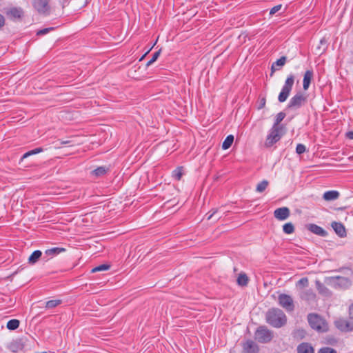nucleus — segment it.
Listing matches in <instances>:
<instances>
[{"mask_svg":"<svg viewBox=\"0 0 353 353\" xmlns=\"http://www.w3.org/2000/svg\"><path fill=\"white\" fill-rule=\"evenodd\" d=\"M32 5L41 15L48 16L51 13L50 0H32Z\"/></svg>","mask_w":353,"mask_h":353,"instance_id":"obj_3","label":"nucleus"},{"mask_svg":"<svg viewBox=\"0 0 353 353\" xmlns=\"http://www.w3.org/2000/svg\"><path fill=\"white\" fill-rule=\"evenodd\" d=\"M298 353H314L313 347L306 343L300 344L297 347Z\"/></svg>","mask_w":353,"mask_h":353,"instance_id":"obj_17","label":"nucleus"},{"mask_svg":"<svg viewBox=\"0 0 353 353\" xmlns=\"http://www.w3.org/2000/svg\"><path fill=\"white\" fill-rule=\"evenodd\" d=\"M61 300L56 299V300H50L46 303V307L47 309L54 308L61 303Z\"/></svg>","mask_w":353,"mask_h":353,"instance_id":"obj_26","label":"nucleus"},{"mask_svg":"<svg viewBox=\"0 0 353 353\" xmlns=\"http://www.w3.org/2000/svg\"><path fill=\"white\" fill-rule=\"evenodd\" d=\"M146 54H145L143 57H141V59L140 60H142L143 59V57L145 56Z\"/></svg>","mask_w":353,"mask_h":353,"instance_id":"obj_46","label":"nucleus"},{"mask_svg":"<svg viewBox=\"0 0 353 353\" xmlns=\"http://www.w3.org/2000/svg\"><path fill=\"white\" fill-rule=\"evenodd\" d=\"M283 230L285 234H290L294 232V227L292 223H287L283 225Z\"/></svg>","mask_w":353,"mask_h":353,"instance_id":"obj_29","label":"nucleus"},{"mask_svg":"<svg viewBox=\"0 0 353 353\" xmlns=\"http://www.w3.org/2000/svg\"><path fill=\"white\" fill-rule=\"evenodd\" d=\"M307 320L310 327L319 332H325L328 330V326L325 321L319 315L316 314H310Z\"/></svg>","mask_w":353,"mask_h":353,"instance_id":"obj_2","label":"nucleus"},{"mask_svg":"<svg viewBox=\"0 0 353 353\" xmlns=\"http://www.w3.org/2000/svg\"><path fill=\"white\" fill-rule=\"evenodd\" d=\"M234 141V136L233 135H228L222 144V148L223 150L228 149L232 144Z\"/></svg>","mask_w":353,"mask_h":353,"instance_id":"obj_24","label":"nucleus"},{"mask_svg":"<svg viewBox=\"0 0 353 353\" xmlns=\"http://www.w3.org/2000/svg\"><path fill=\"white\" fill-rule=\"evenodd\" d=\"M281 7H282V5H281V4L274 6L270 10V15L274 14L276 12H277L278 11H279L281 10Z\"/></svg>","mask_w":353,"mask_h":353,"instance_id":"obj_36","label":"nucleus"},{"mask_svg":"<svg viewBox=\"0 0 353 353\" xmlns=\"http://www.w3.org/2000/svg\"><path fill=\"white\" fill-rule=\"evenodd\" d=\"M274 215L278 220H285L290 216V210L287 207L277 208L274 210Z\"/></svg>","mask_w":353,"mask_h":353,"instance_id":"obj_9","label":"nucleus"},{"mask_svg":"<svg viewBox=\"0 0 353 353\" xmlns=\"http://www.w3.org/2000/svg\"><path fill=\"white\" fill-rule=\"evenodd\" d=\"M266 321L274 327H281L286 323V316L284 312L279 308L269 310L265 315Z\"/></svg>","mask_w":353,"mask_h":353,"instance_id":"obj_1","label":"nucleus"},{"mask_svg":"<svg viewBox=\"0 0 353 353\" xmlns=\"http://www.w3.org/2000/svg\"><path fill=\"white\" fill-rule=\"evenodd\" d=\"M216 210H214L213 212L210 213V212H208V214H206V217H207V220H210L211 219V218L213 216V215L216 213Z\"/></svg>","mask_w":353,"mask_h":353,"instance_id":"obj_41","label":"nucleus"},{"mask_svg":"<svg viewBox=\"0 0 353 353\" xmlns=\"http://www.w3.org/2000/svg\"><path fill=\"white\" fill-rule=\"evenodd\" d=\"M332 227L335 232L340 236L343 237L346 235V231L344 225L341 223L334 221L332 223Z\"/></svg>","mask_w":353,"mask_h":353,"instance_id":"obj_13","label":"nucleus"},{"mask_svg":"<svg viewBox=\"0 0 353 353\" xmlns=\"http://www.w3.org/2000/svg\"><path fill=\"white\" fill-rule=\"evenodd\" d=\"M309 284V281L307 277H303L301 279L296 283V286H299L301 288H305L307 287Z\"/></svg>","mask_w":353,"mask_h":353,"instance_id":"obj_31","label":"nucleus"},{"mask_svg":"<svg viewBox=\"0 0 353 353\" xmlns=\"http://www.w3.org/2000/svg\"><path fill=\"white\" fill-rule=\"evenodd\" d=\"M54 30V28H43L42 30H40L37 32V35H44L47 33H48L50 31Z\"/></svg>","mask_w":353,"mask_h":353,"instance_id":"obj_35","label":"nucleus"},{"mask_svg":"<svg viewBox=\"0 0 353 353\" xmlns=\"http://www.w3.org/2000/svg\"><path fill=\"white\" fill-rule=\"evenodd\" d=\"M279 305L287 311L294 310V305L292 298L288 294H281L278 298Z\"/></svg>","mask_w":353,"mask_h":353,"instance_id":"obj_8","label":"nucleus"},{"mask_svg":"<svg viewBox=\"0 0 353 353\" xmlns=\"http://www.w3.org/2000/svg\"><path fill=\"white\" fill-rule=\"evenodd\" d=\"M300 296L303 300L310 301L314 300L316 295L312 290H306L301 292Z\"/></svg>","mask_w":353,"mask_h":353,"instance_id":"obj_16","label":"nucleus"},{"mask_svg":"<svg viewBox=\"0 0 353 353\" xmlns=\"http://www.w3.org/2000/svg\"><path fill=\"white\" fill-rule=\"evenodd\" d=\"M284 133L285 130L272 126L267 136L265 146L266 148L272 146L281 139Z\"/></svg>","mask_w":353,"mask_h":353,"instance_id":"obj_4","label":"nucleus"},{"mask_svg":"<svg viewBox=\"0 0 353 353\" xmlns=\"http://www.w3.org/2000/svg\"><path fill=\"white\" fill-rule=\"evenodd\" d=\"M335 325L338 329L343 332L353 330V323L344 319H339L336 321L335 322Z\"/></svg>","mask_w":353,"mask_h":353,"instance_id":"obj_10","label":"nucleus"},{"mask_svg":"<svg viewBox=\"0 0 353 353\" xmlns=\"http://www.w3.org/2000/svg\"><path fill=\"white\" fill-rule=\"evenodd\" d=\"M182 175L183 172L181 168H178L173 172V176L174 177L175 179L178 181L181 179Z\"/></svg>","mask_w":353,"mask_h":353,"instance_id":"obj_32","label":"nucleus"},{"mask_svg":"<svg viewBox=\"0 0 353 353\" xmlns=\"http://www.w3.org/2000/svg\"><path fill=\"white\" fill-rule=\"evenodd\" d=\"M41 254L42 253L40 250L34 251L28 259L29 263L32 264L35 263L41 256Z\"/></svg>","mask_w":353,"mask_h":353,"instance_id":"obj_22","label":"nucleus"},{"mask_svg":"<svg viewBox=\"0 0 353 353\" xmlns=\"http://www.w3.org/2000/svg\"><path fill=\"white\" fill-rule=\"evenodd\" d=\"M243 353H257L259 347L252 341L248 340L243 345Z\"/></svg>","mask_w":353,"mask_h":353,"instance_id":"obj_11","label":"nucleus"},{"mask_svg":"<svg viewBox=\"0 0 353 353\" xmlns=\"http://www.w3.org/2000/svg\"><path fill=\"white\" fill-rule=\"evenodd\" d=\"M350 316L352 319H353V303L350 306L349 308Z\"/></svg>","mask_w":353,"mask_h":353,"instance_id":"obj_42","label":"nucleus"},{"mask_svg":"<svg viewBox=\"0 0 353 353\" xmlns=\"http://www.w3.org/2000/svg\"><path fill=\"white\" fill-rule=\"evenodd\" d=\"M339 192L336 190H330L325 192L323 195V198L325 201H334L337 199L339 197Z\"/></svg>","mask_w":353,"mask_h":353,"instance_id":"obj_15","label":"nucleus"},{"mask_svg":"<svg viewBox=\"0 0 353 353\" xmlns=\"http://www.w3.org/2000/svg\"><path fill=\"white\" fill-rule=\"evenodd\" d=\"M10 12L14 17H20L21 14V11L17 9H12Z\"/></svg>","mask_w":353,"mask_h":353,"instance_id":"obj_37","label":"nucleus"},{"mask_svg":"<svg viewBox=\"0 0 353 353\" xmlns=\"http://www.w3.org/2000/svg\"><path fill=\"white\" fill-rule=\"evenodd\" d=\"M69 143H70V141H61V144H68Z\"/></svg>","mask_w":353,"mask_h":353,"instance_id":"obj_45","label":"nucleus"},{"mask_svg":"<svg viewBox=\"0 0 353 353\" xmlns=\"http://www.w3.org/2000/svg\"><path fill=\"white\" fill-rule=\"evenodd\" d=\"M108 168L105 166H101L91 172V174L95 177H99L106 174Z\"/></svg>","mask_w":353,"mask_h":353,"instance_id":"obj_19","label":"nucleus"},{"mask_svg":"<svg viewBox=\"0 0 353 353\" xmlns=\"http://www.w3.org/2000/svg\"><path fill=\"white\" fill-rule=\"evenodd\" d=\"M4 24H5L4 17L0 14V29L4 26Z\"/></svg>","mask_w":353,"mask_h":353,"instance_id":"obj_40","label":"nucleus"},{"mask_svg":"<svg viewBox=\"0 0 353 353\" xmlns=\"http://www.w3.org/2000/svg\"><path fill=\"white\" fill-rule=\"evenodd\" d=\"M294 82V77L293 76V74H290L287 77L285 81V84L283 86L281 91L279 94L278 100L279 102L283 103L287 100L292 89Z\"/></svg>","mask_w":353,"mask_h":353,"instance_id":"obj_5","label":"nucleus"},{"mask_svg":"<svg viewBox=\"0 0 353 353\" xmlns=\"http://www.w3.org/2000/svg\"><path fill=\"white\" fill-rule=\"evenodd\" d=\"M161 53V50H158L157 52H154L152 55V61H156V60L158 59Z\"/></svg>","mask_w":353,"mask_h":353,"instance_id":"obj_38","label":"nucleus"},{"mask_svg":"<svg viewBox=\"0 0 353 353\" xmlns=\"http://www.w3.org/2000/svg\"><path fill=\"white\" fill-rule=\"evenodd\" d=\"M346 136L350 139H353V131L348 132L346 134Z\"/></svg>","mask_w":353,"mask_h":353,"instance_id":"obj_43","label":"nucleus"},{"mask_svg":"<svg viewBox=\"0 0 353 353\" xmlns=\"http://www.w3.org/2000/svg\"><path fill=\"white\" fill-rule=\"evenodd\" d=\"M268 184L269 182L267 180L262 181L256 185V191L258 192H263V191L265 190V189L268 186Z\"/></svg>","mask_w":353,"mask_h":353,"instance_id":"obj_27","label":"nucleus"},{"mask_svg":"<svg viewBox=\"0 0 353 353\" xmlns=\"http://www.w3.org/2000/svg\"><path fill=\"white\" fill-rule=\"evenodd\" d=\"M285 117V114L283 112H281L276 114L274 123L273 124V127L281 129L284 130V127L283 125H280V123L284 119Z\"/></svg>","mask_w":353,"mask_h":353,"instance_id":"obj_18","label":"nucleus"},{"mask_svg":"<svg viewBox=\"0 0 353 353\" xmlns=\"http://www.w3.org/2000/svg\"><path fill=\"white\" fill-rule=\"evenodd\" d=\"M110 268V266L109 265L102 264V265H100L97 266L94 268H93L92 270V272H99V271H105V270H109Z\"/></svg>","mask_w":353,"mask_h":353,"instance_id":"obj_30","label":"nucleus"},{"mask_svg":"<svg viewBox=\"0 0 353 353\" xmlns=\"http://www.w3.org/2000/svg\"><path fill=\"white\" fill-rule=\"evenodd\" d=\"M313 74L312 70H307L305 72L303 80V88L304 90H307L309 88L311 80L313 78Z\"/></svg>","mask_w":353,"mask_h":353,"instance_id":"obj_14","label":"nucleus"},{"mask_svg":"<svg viewBox=\"0 0 353 353\" xmlns=\"http://www.w3.org/2000/svg\"><path fill=\"white\" fill-rule=\"evenodd\" d=\"M65 251V248H52L46 250L45 254L49 256L57 255L61 252Z\"/></svg>","mask_w":353,"mask_h":353,"instance_id":"obj_20","label":"nucleus"},{"mask_svg":"<svg viewBox=\"0 0 353 353\" xmlns=\"http://www.w3.org/2000/svg\"><path fill=\"white\" fill-rule=\"evenodd\" d=\"M19 321L17 319L10 320L7 323V328L10 330H14L19 326Z\"/></svg>","mask_w":353,"mask_h":353,"instance_id":"obj_25","label":"nucleus"},{"mask_svg":"<svg viewBox=\"0 0 353 353\" xmlns=\"http://www.w3.org/2000/svg\"><path fill=\"white\" fill-rule=\"evenodd\" d=\"M43 151V150L42 148H35L34 150L28 151V152H27L26 153H25L22 156L21 160H23V159H26V158H27V157H30L31 155L39 154V153H40V152H41Z\"/></svg>","mask_w":353,"mask_h":353,"instance_id":"obj_28","label":"nucleus"},{"mask_svg":"<svg viewBox=\"0 0 353 353\" xmlns=\"http://www.w3.org/2000/svg\"><path fill=\"white\" fill-rule=\"evenodd\" d=\"M248 277L245 273L239 274L237 278V283L240 286H246L248 283Z\"/></svg>","mask_w":353,"mask_h":353,"instance_id":"obj_21","label":"nucleus"},{"mask_svg":"<svg viewBox=\"0 0 353 353\" xmlns=\"http://www.w3.org/2000/svg\"><path fill=\"white\" fill-rule=\"evenodd\" d=\"M306 101V97L301 92H298L290 99L287 108L292 110L299 109L305 103Z\"/></svg>","mask_w":353,"mask_h":353,"instance_id":"obj_7","label":"nucleus"},{"mask_svg":"<svg viewBox=\"0 0 353 353\" xmlns=\"http://www.w3.org/2000/svg\"><path fill=\"white\" fill-rule=\"evenodd\" d=\"M318 353H337L336 351L331 347H325L321 348Z\"/></svg>","mask_w":353,"mask_h":353,"instance_id":"obj_34","label":"nucleus"},{"mask_svg":"<svg viewBox=\"0 0 353 353\" xmlns=\"http://www.w3.org/2000/svg\"><path fill=\"white\" fill-rule=\"evenodd\" d=\"M266 103L265 98H262L260 101V105L259 107V109L263 108L265 107Z\"/></svg>","mask_w":353,"mask_h":353,"instance_id":"obj_39","label":"nucleus"},{"mask_svg":"<svg viewBox=\"0 0 353 353\" xmlns=\"http://www.w3.org/2000/svg\"><path fill=\"white\" fill-rule=\"evenodd\" d=\"M154 61H152V59H151L146 64L147 66H149L152 65Z\"/></svg>","mask_w":353,"mask_h":353,"instance_id":"obj_44","label":"nucleus"},{"mask_svg":"<svg viewBox=\"0 0 353 353\" xmlns=\"http://www.w3.org/2000/svg\"><path fill=\"white\" fill-rule=\"evenodd\" d=\"M306 150L305 146L303 144L299 143L296 148V152L299 154L304 153Z\"/></svg>","mask_w":353,"mask_h":353,"instance_id":"obj_33","label":"nucleus"},{"mask_svg":"<svg viewBox=\"0 0 353 353\" xmlns=\"http://www.w3.org/2000/svg\"><path fill=\"white\" fill-rule=\"evenodd\" d=\"M273 337V333L265 326L259 327L255 332V339L260 343L270 342Z\"/></svg>","mask_w":353,"mask_h":353,"instance_id":"obj_6","label":"nucleus"},{"mask_svg":"<svg viewBox=\"0 0 353 353\" xmlns=\"http://www.w3.org/2000/svg\"><path fill=\"white\" fill-rule=\"evenodd\" d=\"M286 57H281L280 59H279L275 63H274L272 65V73H271V75H272L273 72H274V70H276L275 69V65H277V66H279V67H282L285 65V62H286Z\"/></svg>","mask_w":353,"mask_h":353,"instance_id":"obj_23","label":"nucleus"},{"mask_svg":"<svg viewBox=\"0 0 353 353\" xmlns=\"http://www.w3.org/2000/svg\"><path fill=\"white\" fill-rule=\"evenodd\" d=\"M307 228L312 232V233L321 236H325L327 235V232L324 230L321 227L311 223L307 225Z\"/></svg>","mask_w":353,"mask_h":353,"instance_id":"obj_12","label":"nucleus"}]
</instances>
